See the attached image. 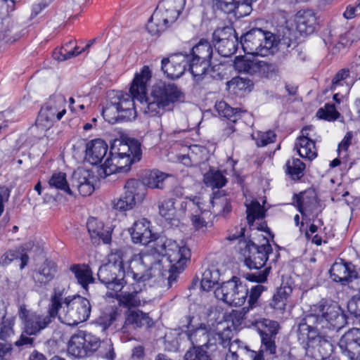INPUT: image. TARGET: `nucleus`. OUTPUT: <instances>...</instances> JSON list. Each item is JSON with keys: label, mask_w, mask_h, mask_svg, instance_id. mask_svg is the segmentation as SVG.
<instances>
[{"label": "nucleus", "mask_w": 360, "mask_h": 360, "mask_svg": "<svg viewBox=\"0 0 360 360\" xmlns=\"http://www.w3.org/2000/svg\"><path fill=\"white\" fill-rule=\"evenodd\" d=\"M190 250L175 240L160 237L151 248L134 254L129 261V275L137 281H146L153 276L163 275L165 263L173 271H182L190 258Z\"/></svg>", "instance_id": "obj_1"}, {"label": "nucleus", "mask_w": 360, "mask_h": 360, "mask_svg": "<svg viewBox=\"0 0 360 360\" xmlns=\"http://www.w3.org/2000/svg\"><path fill=\"white\" fill-rule=\"evenodd\" d=\"M152 74L148 66H143L136 72L131 82L129 93L139 103V112L153 117L160 115L170 103L179 101L182 94L174 84L160 82L152 88L150 97H146L147 88Z\"/></svg>", "instance_id": "obj_2"}, {"label": "nucleus", "mask_w": 360, "mask_h": 360, "mask_svg": "<svg viewBox=\"0 0 360 360\" xmlns=\"http://www.w3.org/2000/svg\"><path fill=\"white\" fill-rule=\"evenodd\" d=\"M345 323L346 319L339 307L321 302L310 307L299 324V340L307 342V352L310 347H318V349L322 346L331 347L330 342L321 335V331L339 330Z\"/></svg>", "instance_id": "obj_3"}, {"label": "nucleus", "mask_w": 360, "mask_h": 360, "mask_svg": "<svg viewBox=\"0 0 360 360\" xmlns=\"http://www.w3.org/2000/svg\"><path fill=\"white\" fill-rule=\"evenodd\" d=\"M140 143L134 139L127 142L118 141L111 147L108 156L98 170L100 178H105L116 172H126L131 165L141 158Z\"/></svg>", "instance_id": "obj_4"}, {"label": "nucleus", "mask_w": 360, "mask_h": 360, "mask_svg": "<svg viewBox=\"0 0 360 360\" xmlns=\"http://www.w3.org/2000/svg\"><path fill=\"white\" fill-rule=\"evenodd\" d=\"M109 102L103 109V118L114 124L121 120L135 119L139 112V103L134 96L121 91H112L108 95Z\"/></svg>", "instance_id": "obj_5"}, {"label": "nucleus", "mask_w": 360, "mask_h": 360, "mask_svg": "<svg viewBox=\"0 0 360 360\" xmlns=\"http://www.w3.org/2000/svg\"><path fill=\"white\" fill-rule=\"evenodd\" d=\"M129 266L127 271H124L122 254L120 251H116L110 255L108 263L100 266L97 276L108 292H115L117 294L122 290L126 283L124 276L134 279L131 274L129 275Z\"/></svg>", "instance_id": "obj_6"}, {"label": "nucleus", "mask_w": 360, "mask_h": 360, "mask_svg": "<svg viewBox=\"0 0 360 360\" xmlns=\"http://www.w3.org/2000/svg\"><path fill=\"white\" fill-rule=\"evenodd\" d=\"M278 42L279 40L275 34L259 28L250 30L240 40L242 48L246 54L261 56L274 53Z\"/></svg>", "instance_id": "obj_7"}, {"label": "nucleus", "mask_w": 360, "mask_h": 360, "mask_svg": "<svg viewBox=\"0 0 360 360\" xmlns=\"http://www.w3.org/2000/svg\"><path fill=\"white\" fill-rule=\"evenodd\" d=\"M91 313L90 302L79 295L65 297L63 305L57 313L59 321L68 326L86 321Z\"/></svg>", "instance_id": "obj_8"}, {"label": "nucleus", "mask_w": 360, "mask_h": 360, "mask_svg": "<svg viewBox=\"0 0 360 360\" xmlns=\"http://www.w3.org/2000/svg\"><path fill=\"white\" fill-rule=\"evenodd\" d=\"M18 316L24 326V332L27 335H37L49 326L56 318L57 314L52 312L49 307L47 311L42 314L30 311L25 304H20Z\"/></svg>", "instance_id": "obj_9"}, {"label": "nucleus", "mask_w": 360, "mask_h": 360, "mask_svg": "<svg viewBox=\"0 0 360 360\" xmlns=\"http://www.w3.org/2000/svg\"><path fill=\"white\" fill-rule=\"evenodd\" d=\"M217 299L231 306H242L248 295V288L238 278L233 277L214 290Z\"/></svg>", "instance_id": "obj_10"}, {"label": "nucleus", "mask_w": 360, "mask_h": 360, "mask_svg": "<svg viewBox=\"0 0 360 360\" xmlns=\"http://www.w3.org/2000/svg\"><path fill=\"white\" fill-rule=\"evenodd\" d=\"M272 248L267 240L260 246L252 241H240V253L243 256L245 263L250 269H259L263 267L271 253Z\"/></svg>", "instance_id": "obj_11"}, {"label": "nucleus", "mask_w": 360, "mask_h": 360, "mask_svg": "<svg viewBox=\"0 0 360 360\" xmlns=\"http://www.w3.org/2000/svg\"><path fill=\"white\" fill-rule=\"evenodd\" d=\"M65 102L62 96L51 98L41 108L36 121L37 127L46 130L52 127L54 122L60 120L66 112L63 108Z\"/></svg>", "instance_id": "obj_12"}, {"label": "nucleus", "mask_w": 360, "mask_h": 360, "mask_svg": "<svg viewBox=\"0 0 360 360\" xmlns=\"http://www.w3.org/2000/svg\"><path fill=\"white\" fill-rule=\"evenodd\" d=\"M83 337L87 356H91L95 352H97L98 356L107 360L114 359L115 354L110 340H103L101 341L99 338L90 333H86V331H83Z\"/></svg>", "instance_id": "obj_13"}, {"label": "nucleus", "mask_w": 360, "mask_h": 360, "mask_svg": "<svg viewBox=\"0 0 360 360\" xmlns=\"http://www.w3.org/2000/svg\"><path fill=\"white\" fill-rule=\"evenodd\" d=\"M341 353L349 360H360V328H352L340 338Z\"/></svg>", "instance_id": "obj_14"}, {"label": "nucleus", "mask_w": 360, "mask_h": 360, "mask_svg": "<svg viewBox=\"0 0 360 360\" xmlns=\"http://www.w3.org/2000/svg\"><path fill=\"white\" fill-rule=\"evenodd\" d=\"M161 69L171 79L180 77L186 70L188 63V56L177 53L162 60Z\"/></svg>", "instance_id": "obj_15"}, {"label": "nucleus", "mask_w": 360, "mask_h": 360, "mask_svg": "<svg viewBox=\"0 0 360 360\" xmlns=\"http://www.w3.org/2000/svg\"><path fill=\"white\" fill-rule=\"evenodd\" d=\"M186 4V0H162L155 10V19L162 18L169 25L178 18Z\"/></svg>", "instance_id": "obj_16"}, {"label": "nucleus", "mask_w": 360, "mask_h": 360, "mask_svg": "<svg viewBox=\"0 0 360 360\" xmlns=\"http://www.w3.org/2000/svg\"><path fill=\"white\" fill-rule=\"evenodd\" d=\"M95 182L96 177L90 170L78 168L72 174V186L83 196H89L94 191Z\"/></svg>", "instance_id": "obj_17"}, {"label": "nucleus", "mask_w": 360, "mask_h": 360, "mask_svg": "<svg viewBox=\"0 0 360 360\" xmlns=\"http://www.w3.org/2000/svg\"><path fill=\"white\" fill-rule=\"evenodd\" d=\"M189 207L195 209L191 217L193 228L196 231H205L212 224L210 220L211 214L209 210L203 208L200 198L195 197L189 202Z\"/></svg>", "instance_id": "obj_18"}, {"label": "nucleus", "mask_w": 360, "mask_h": 360, "mask_svg": "<svg viewBox=\"0 0 360 360\" xmlns=\"http://www.w3.org/2000/svg\"><path fill=\"white\" fill-rule=\"evenodd\" d=\"M153 324V319L148 314L139 309H129L124 313V323L122 330L127 332L130 329H136L145 326L149 328Z\"/></svg>", "instance_id": "obj_19"}, {"label": "nucleus", "mask_w": 360, "mask_h": 360, "mask_svg": "<svg viewBox=\"0 0 360 360\" xmlns=\"http://www.w3.org/2000/svg\"><path fill=\"white\" fill-rule=\"evenodd\" d=\"M108 146L103 140H92L86 144L85 158L91 165L101 164L108 156Z\"/></svg>", "instance_id": "obj_20"}, {"label": "nucleus", "mask_w": 360, "mask_h": 360, "mask_svg": "<svg viewBox=\"0 0 360 360\" xmlns=\"http://www.w3.org/2000/svg\"><path fill=\"white\" fill-rule=\"evenodd\" d=\"M132 240L135 243L148 244L153 238L150 229V221L143 218L136 221L133 227L129 229Z\"/></svg>", "instance_id": "obj_21"}, {"label": "nucleus", "mask_w": 360, "mask_h": 360, "mask_svg": "<svg viewBox=\"0 0 360 360\" xmlns=\"http://www.w3.org/2000/svg\"><path fill=\"white\" fill-rule=\"evenodd\" d=\"M136 284L132 283L133 291H124L121 294H115V292H108L107 295L110 297H115L120 306L128 307H136L141 305V300L138 297V293L141 291V287L139 285L140 283L143 281H137L133 279Z\"/></svg>", "instance_id": "obj_22"}, {"label": "nucleus", "mask_w": 360, "mask_h": 360, "mask_svg": "<svg viewBox=\"0 0 360 360\" xmlns=\"http://www.w3.org/2000/svg\"><path fill=\"white\" fill-rule=\"evenodd\" d=\"M297 30L301 34H311L317 25L316 13L311 10L300 11L295 17Z\"/></svg>", "instance_id": "obj_23"}, {"label": "nucleus", "mask_w": 360, "mask_h": 360, "mask_svg": "<svg viewBox=\"0 0 360 360\" xmlns=\"http://www.w3.org/2000/svg\"><path fill=\"white\" fill-rule=\"evenodd\" d=\"M86 227L93 243H108L111 240V233L104 229L103 223L94 217H90L86 223Z\"/></svg>", "instance_id": "obj_24"}, {"label": "nucleus", "mask_w": 360, "mask_h": 360, "mask_svg": "<svg viewBox=\"0 0 360 360\" xmlns=\"http://www.w3.org/2000/svg\"><path fill=\"white\" fill-rule=\"evenodd\" d=\"M186 154L179 156V160L186 166H198L207 160V150L201 146L193 145L187 148Z\"/></svg>", "instance_id": "obj_25"}, {"label": "nucleus", "mask_w": 360, "mask_h": 360, "mask_svg": "<svg viewBox=\"0 0 360 360\" xmlns=\"http://www.w3.org/2000/svg\"><path fill=\"white\" fill-rule=\"evenodd\" d=\"M351 263L335 262L330 269L331 278L336 282H349L352 278H356V272L353 269Z\"/></svg>", "instance_id": "obj_26"}, {"label": "nucleus", "mask_w": 360, "mask_h": 360, "mask_svg": "<svg viewBox=\"0 0 360 360\" xmlns=\"http://www.w3.org/2000/svg\"><path fill=\"white\" fill-rule=\"evenodd\" d=\"M176 200L174 198L165 199L158 203L160 215L167 221H179V217L184 214V210L183 202L181 204V210L178 209Z\"/></svg>", "instance_id": "obj_27"}, {"label": "nucleus", "mask_w": 360, "mask_h": 360, "mask_svg": "<svg viewBox=\"0 0 360 360\" xmlns=\"http://www.w3.org/2000/svg\"><path fill=\"white\" fill-rule=\"evenodd\" d=\"M54 262L46 261L33 275L35 283L40 286L48 284L53 279L57 271Z\"/></svg>", "instance_id": "obj_28"}, {"label": "nucleus", "mask_w": 360, "mask_h": 360, "mask_svg": "<svg viewBox=\"0 0 360 360\" xmlns=\"http://www.w3.org/2000/svg\"><path fill=\"white\" fill-rule=\"evenodd\" d=\"M292 292V286L287 283H282L272 297L269 304L271 307L281 311H284Z\"/></svg>", "instance_id": "obj_29"}, {"label": "nucleus", "mask_w": 360, "mask_h": 360, "mask_svg": "<svg viewBox=\"0 0 360 360\" xmlns=\"http://www.w3.org/2000/svg\"><path fill=\"white\" fill-rule=\"evenodd\" d=\"M124 188V195L130 198L136 204L141 202L146 196V187L139 180L134 179L127 180Z\"/></svg>", "instance_id": "obj_30"}, {"label": "nucleus", "mask_w": 360, "mask_h": 360, "mask_svg": "<svg viewBox=\"0 0 360 360\" xmlns=\"http://www.w3.org/2000/svg\"><path fill=\"white\" fill-rule=\"evenodd\" d=\"M187 337L193 347H209L210 335L205 323H201L198 328L194 330H188Z\"/></svg>", "instance_id": "obj_31"}, {"label": "nucleus", "mask_w": 360, "mask_h": 360, "mask_svg": "<svg viewBox=\"0 0 360 360\" xmlns=\"http://www.w3.org/2000/svg\"><path fill=\"white\" fill-rule=\"evenodd\" d=\"M238 56L233 62V66L236 71L247 73L251 75H257L259 60L254 57Z\"/></svg>", "instance_id": "obj_32"}, {"label": "nucleus", "mask_w": 360, "mask_h": 360, "mask_svg": "<svg viewBox=\"0 0 360 360\" xmlns=\"http://www.w3.org/2000/svg\"><path fill=\"white\" fill-rule=\"evenodd\" d=\"M69 354L77 358L87 356L86 345L83 337V330H79L72 335L68 347Z\"/></svg>", "instance_id": "obj_33"}, {"label": "nucleus", "mask_w": 360, "mask_h": 360, "mask_svg": "<svg viewBox=\"0 0 360 360\" xmlns=\"http://www.w3.org/2000/svg\"><path fill=\"white\" fill-rule=\"evenodd\" d=\"M79 284L87 290L88 285L94 283V278L91 269L87 265L76 264L70 267Z\"/></svg>", "instance_id": "obj_34"}, {"label": "nucleus", "mask_w": 360, "mask_h": 360, "mask_svg": "<svg viewBox=\"0 0 360 360\" xmlns=\"http://www.w3.org/2000/svg\"><path fill=\"white\" fill-rule=\"evenodd\" d=\"M215 109L220 116L227 118L232 123H236L241 118L242 114L245 113V111L231 108L227 103L223 101H219L215 104Z\"/></svg>", "instance_id": "obj_35"}, {"label": "nucleus", "mask_w": 360, "mask_h": 360, "mask_svg": "<svg viewBox=\"0 0 360 360\" xmlns=\"http://www.w3.org/2000/svg\"><path fill=\"white\" fill-rule=\"evenodd\" d=\"M295 147L302 158L313 160L317 156L315 141L306 139H297Z\"/></svg>", "instance_id": "obj_36"}, {"label": "nucleus", "mask_w": 360, "mask_h": 360, "mask_svg": "<svg viewBox=\"0 0 360 360\" xmlns=\"http://www.w3.org/2000/svg\"><path fill=\"white\" fill-rule=\"evenodd\" d=\"M297 207L301 214L309 210L312 205L316 202V198L314 191L307 190L301 192L295 197Z\"/></svg>", "instance_id": "obj_37"}, {"label": "nucleus", "mask_w": 360, "mask_h": 360, "mask_svg": "<svg viewBox=\"0 0 360 360\" xmlns=\"http://www.w3.org/2000/svg\"><path fill=\"white\" fill-rule=\"evenodd\" d=\"M219 271L214 266L209 267L204 271L201 279V288L205 291H210L219 281Z\"/></svg>", "instance_id": "obj_38"}, {"label": "nucleus", "mask_w": 360, "mask_h": 360, "mask_svg": "<svg viewBox=\"0 0 360 360\" xmlns=\"http://www.w3.org/2000/svg\"><path fill=\"white\" fill-rule=\"evenodd\" d=\"M349 77V70L348 69H342L338 71L332 80L330 90L335 91H338L339 89L341 88L342 93L347 94L351 89L350 85L346 82V79Z\"/></svg>", "instance_id": "obj_39"}, {"label": "nucleus", "mask_w": 360, "mask_h": 360, "mask_svg": "<svg viewBox=\"0 0 360 360\" xmlns=\"http://www.w3.org/2000/svg\"><path fill=\"white\" fill-rule=\"evenodd\" d=\"M203 181L207 187L219 188L226 184V179L221 172L210 169L203 176Z\"/></svg>", "instance_id": "obj_40"}, {"label": "nucleus", "mask_w": 360, "mask_h": 360, "mask_svg": "<svg viewBox=\"0 0 360 360\" xmlns=\"http://www.w3.org/2000/svg\"><path fill=\"white\" fill-rule=\"evenodd\" d=\"M188 70L193 77L198 80L201 76L205 75L209 70L210 61L198 60V58H191L188 56Z\"/></svg>", "instance_id": "obj_41"}, {"label": "nucleus", "mask_w": 360, "mask_h": 360, "mask_svg": "<svg viewBox=\"0 0 360 360\" xmlns=\"http://www.w3.org/2000/svg\"><path fill=\"white\" fill-rule=\"evenodd\" d=\"M48 183L51 188L60 190L70 195H72L66 179V174L64 172H54L50 177Z\"/></svg>", "instance_id": "obj_42"}, {"label": "nucleus", "mask_w": 360, "mask_h": 360, "mask_svg": "<svg viewBox=\"0 0 360 360\" xmlns=\"http://www.w3.org/2000/svg\"><path fill=\"white\" fill-rule=\"evenodd\" d=\"M210 203L212 205L214 212L218 214L225 216L231 210L229 199L226 195H221L216 193L210 199Z\"/></svg>", "instance_id": "obj_43"}, {"label": "nucleus", "mask_w": 360, "mask_h": 360, "mask_svg": "<svg viewBox=\"0 0 360 360\" xmlns=\"http://www.w3.org/2000/svg\"><path fill=\"white\" fill-rule=\"evenodd\" d=\"M167 176V174L158 170L150 171L145 176L142 183L151 188L162 189L163 182Z\"/></svg>", "instance_id": "obj_44"}, {"label": "nucleus", "mask_w": 360, "mask_h": 360, "mask_svg": "<svg viewBox=\"0 0 360 360\" xmlns=\"http://www.w3.org/2000/svg\"><path fill=\"white\" fill-rule=\"evenodd\" d=\"M212 54V48L207 40H200L192 49V58L210 61Z\"/></svg>", "instance_id": "obj_45"}, {"label": "nucleus", "mask_w": 360, "mask_h": 360, "mask_svg": "<svg viewBox=\"0 0 360 360\" xmlns=\"http://www.w3.org/2000/svg\"><path fill=\"white\" fill-rule=\"evenodd\" d=\"M214 46L220 55L224 57H229L237 51L238 38L236 36L231 37L227 40L216 43Z\"/></svg>", "instance_id": "obj_46"}, {"label": "nucleus", "mask_w": 360, "mask_h": 360, "mask_svg": "<svg viewBox=\"0 0 360 360\" xmlns=\"http://www.w3.org/2000/svg\"><path fill=\"white\" fill-rule=\"evenodd\" d=\"M65 294V286L60 285H55L53 292L51 297L50 304L49 308L51 309L52 312H58V310L63 305L64 299L63 296Z\"/></svg>", "instance_id": "obj_47"}, {"label": "nucleus", "mask_w": 360, "mask_h": 360, "mask_svg": "<svg viewBox=\"0 0 360 360\" xmlns=\"http://www.w3.org/2000/svg\"><path fill=\"white\" fill-rule=\"evenodd\" d=\"M169 25L162 18L158 17L155 19V12L154 11L147 23L146 29L152 36H157L165 30Z\"/></svg>", "instance_id": "obj_48"}, {"label": "nucleus", "mask_w": 360, "mask_h": 360, "mask_svg": "<svg viewBox=\"0 0 360 360\" xmlns=\"http://www.w3.org/2000/svg\"><path fill=\"white\" fill-rule=\"evenodd\" d=\"M247 220L250 226H253L255 219H262L264 217V211L259 202L257 200L252 201L247 205Z\"/></svg>", "instance_id": "obj_49"}, {"label": "nucleus", "mask_w": 360, "mask_h": 360, "mask_svg": "<svg viewBox=\"0 0 360 360\" xmlns=\"http://www.w3.org/2000/svg\"><path fill=\"white\" fill-rule=\"evenodd\" d=\"M14 324L15 320L13 318L4 317L2 319L0 324V340L5 342H8L11 340L15 334Z\"/></svg>", "instance_id": "obj_50"}, {"label": "nucleus", "mask_w": 360, "mask_h": 360, "mask_svg": "<svg viewBox=\"0 0 360 360\" xmlns=\"http://www.w3.org/2000/svg\"><path fill=\"white\" fill-rule=\"evenodd\" d=\"M287 172L293 179H299L303 175L304 164L298 158H292L286 163Z\"/></svg>", "instance_id": "obj_51"}, {"label": "nucleus", "mask_w": 360, "mask_h": 360, "mask_svg": "<svg viewBox=\"0 0 360 360\" xmlns=\"http://www.w3.org/2000/svg\"><path fill=\"white\" fill-rule=\"evenodd\" d=\"M266 288L260 284L253 286L250 289L249 298H248V307H243V311L246 314L250 309H253L257 306V302L261 296L262 293L266 290Z\"/></svg>", "instance_id": "obj_52"}, {"label": "nucleus", "mask_w": 360, "mask_h": 360, "mask_svg": "<svg viewBox=\"0 0 360 360\" xmlns=\"http://www.w3.org/2000/svg\"><path fill=\"white\" fill-rule=\"evenodd\" d=\"M184 360H212L207 352L201 347H192L184 354Z\"/></svg>", "instance_id": "obj_53"}, {"label": "nucleus", "mask_w": 360, "mask_h": 360, "mask_svg": "<svg viewBox=\"0 0 360 360\" xmlns=\"http://www.w3.org/2000/svg\"><path fill=\"white\" fill-rule=\"evenodd\" d=\"M252 137L255 140L257 146L263 147L273 143L275 141L276 134L271 130L265 132L256 131L252 134Z\"/></svg>", "instance_id": "obj_54"}, {"label": "nucleus", "mask_w": 360, "mask_h": 360, "mask_svg": "<svg viewBox=\"0 0 360 360\" xmlns=\"http://www.w3.org/2000/svg\"><path fill=\"white\" fill-rule=\"evenodd\" d=\"M319 118L324 119L328 121L336 120L340 116L335 108V105L326 103L324 108H320L316 113Z\"/></svg>", "instance_id": "obj_55"}, {"label": "nucleus", "mask_w": 360, "mask_h": 360, "mask_svg": "<svg viewBox=\"0 0 360 360\" xmlns=\"http://www.w3.org/2000/svg\"><path fill=\"white\" fill-rule=\"evenodd\" d=\"M262 339L261 351L262 353L266 352L270 354H274L276 352V346L275 344L276 336L272 335H266L264 332L260 335Z\"/></svg>", "instance_id": "obj_56"}, {"label": "nucleus", "mask_w": 360, "mask_h": 360, "mask_svg": "<svg viewBox=\"0 0 360 360\" xmlns=\"http://www.w3.org/2000/svg\"><path fill=\"white\" fill-rule=\"evenodd\" d=\"M235 31L229 27H224L217 28L214 30L212 34L214 45L216 43L222 42V41L227 40L228 39L235 37Z\"/></svg>", "instance_id": "obj_57"}, {"label": "nucleus", "mask_w": 360, "mask_h": 360, "mask_svg": "<svg viewBox=\"0 0 360 360\" xmlns=\"http://www.w3.org/2000/svg\"><path fill=\"white\" fill-rule=\"evenodd\" d=\"M241 0H214L213 6L226 13H231L236 10L238 2Z\"/></svg>", "instance_id": "obj_58"}, {"label": "nucleus", "mask_w": 360, "mask_h": 360, "mask_svg": "<svg viewBox=\"0 0 360 360\" xmlns=\"http://www.w3.org/2000/svg\"><path fill=\"white\" fill-rule=\"evenodd\" d=\"M72 44L73 41H70L60 49H56L53 53L54 59L60 61H63L72 58V53H71L70 48Z\"/></svg>", "instance_id": "obj_59"}, {"label": "nucleus", "mask_w": 360, "mask_h": 360, "mask_svg": "<svg viewBox=\"0 0 360 360\" xmlns=\"http://www.w3.org/2000/svg\"><path fill=\"white\" fill-rule=\"evenodd\" d=\"M232 337V331L229 328H224L222 331L214 334V344L221 345L223 347H227L230 345Z\"/></svg>", "instance_id": "obj_60"}, {"label": "nucleus", "mask_w": 360, "mask_h": 360, "mask_svg": "<svg viewBox=\"0 0 360 360\" xmlns=\"http://www.w3.org/2000/svg\"><path fill=\"white\" fill-rule=\"evenodd\" d=\"M135 205L136 203L130 198H127L124 193L113 202V207L120 211L129 210Z\"/></svg>", "instance_id": "obj_61"}, {"label": "nucleus", "mask_w": 360, "mask_h": 360, "mask_svg": "<svg viewBox=\"0 0 360 360\" xmlns=\"http://www.w3.org/2000/svg\"><path fill=\"white\" fill-rule=\"evenodd\" d=\"M257 75L266 78H272L276 73V68L264 61L259 60Z\"/></svg>", "instance_id": "obj_62"}, {"label": "nucleus", "mask_w": 360, "mask_h": 360, "mask_svg": "<svg viewBox=\"0 0 360 360\" xmlns=\"http://www.w3.org/2000/svg\"><path fill=\"white\" fill-rule=\"evenodd\" d=\"M262 326H263V328L259 329L260 335H262L264 332L267 335H272V336H276L277 335L279 326L277 321L269 319H264L262 321Z\"/></svg>", "instance_id": "obj_63"}, {"label": "nucleus", "mask_w": 360, "mask_h": 360, "mask_svg": "<svg viewBox=\"0 0 360 360\" xmlns=\"http://www.w3.org/2000/svg\"><path fill=\"white\" fill-rule=\"evenodd\" d=\"M342 40H345L346 45H351L353 42L360 40V26L351 28L344 35Z\"/></svg>", "instance_id": "obj_64"}]
</instances>
